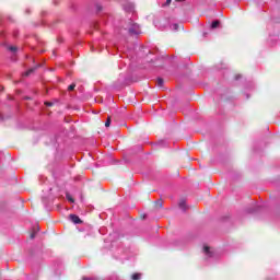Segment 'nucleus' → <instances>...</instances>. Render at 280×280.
Returning <instances> with one entry per match:
<instances>
[{
    "label": "nucleus",
    "instance_id": "nucleus-11",
    "mask_svg": "<svg viewBox=\"0 0 280 280\" xmlns=\"http://www.w3.org/2000/svg\"><path fill=\"white\" fill-rule=\"evenodd\" d=\"M203 252L206 253V255H209V253H210V252H209V246H205V247H203Z\"/></svg>",
    "mask_w": 280,
    "mask_h": 280
},
{
    "label": "nucleus",
    "instance_id": "nucleus-18",
    "mask_svg": "<svg viewBox=\"0 0 280 280\" xmlns=\"http://www.w3.org/2000/svg\"><path fill=\"white\" fill-rule=\"evenodd\" d=\"M142 219L145 220V215H142Z\"/></svg>",
    "mask_w": 280,
    "mask_h": 280
},
{
    "label": "nucleus",
    "instance_id": "nucleus-13",
    "mask_svg": "<svg viewBox=\"0 0 280 280\" xmlns=\"http://www.w3.org/2000/svg\"><path fill=\"white\" fill-rule=\"evenodd\" d=\"M45 106H54V103H51V102H45Z\"/></svg>",
    "mask_w": 280,
    "mask_h": 280
},
{
    "label": "nucleus",
    "instance_id": "nucleus-12",
    "mask_svg": "<svg viewBox=\"0 0 280 280\" xmlns=\"http://www.w3.org/2000/svg\"><path fill=\"white\" fill-rule=\"evenodd\" d=\"M16 49H18V48H16L15 46H10V47H9V50H10V51H16Z\"/></svg>",
    "mask_w": 280,
    "mask_h": 280
},
{
    "label": "nucleus",
    "instance_id": "nucleus-8",
    "mask_svg": "<svg viewBox=\"0 0 280 280\" xmlns=\"http://www.w3.org/2000/svg\"><path fill=\"white\" fill-rule=\"evenodd\" d=\"M105 127L109 128L110 127V116L107 117V120L105 121Z\"/></svg>",
    "mask_w": 280,
    "mask_h": 280
},
{
    "label": "nucleus",
    "instance_id": "nucleus-19",
    "mask_svg": "<svg viewBox=\"0 0 280 280\" xmlns=\"http://www.w3.org/2000/svg\"><path fill=\"white\" fill-rule=\"evenodd\" d=\"M142 219L145 220V215H142Z\"/></svg>",
    "mask_w": 280,
    "mask_h": 280
},
{
    "label": "nucleus",
    "instance_id": "nucleus-16",
    "mask_svg": "<svg viewBox=\"0 0 280 280\" xmlns=\"http://www.w3.org/2000/svg\"><path fill=\"white\" fill-rule=\"evenodd\" d=\"M172 3V0H166V4L170 5Z\"/></svg>",
    "mask_w": 280,
    "mask_h": 280
},
{
    "label": "nucleus",
    "instance_id": "nucleus-1",
    "mask_svg": "<svg viewBox=\"0 0 280 280\" xmlns=\"http://www.w3.org/2000/svg\"><path fill=\"white\" fill-rule=\"evenodd\" d=\"M69 220H71L73 224H82V219H80V217H78L77 214H70Z\"/></svg>",
    "mask_w": 280,
    "mask_h": 280
},
{
    "label": "nucleus",
    "instance_id": "nucleus-6",
    "mask_svg": "<svg viewBox=\"0 0 280 280\" xmlns=\"http://www.w3.org/2000/svg\"><path fill=\"white\" fill-rule=\"evenodd\" d=\"M219 26H220V21L219 20L213 21L211 24V30H215V27H219Z\"/></svg>",
    "mask_w": 280,
    "mask_h": 280
},
{
    "label": "nucleus",
    "instance_id": "nucleus-5",
    "mask_svg": "<svg viewBox=\"0 0 280 280\" xmlns=\"http://www.w3.org/2000/svg\"><path fill=\"white\" fill-rule=\"evenodd\" d=\"M165 83V81L162 78H159L156 80V86H159L160 89H163V84Z\"/></svg>",
    "mask_w": 280,
    "mask_h": 280
},
{
    "label": "nucleus",
    "instance_id": "nucleus-17",
    "mask_svg": "<svg viewBox=\"0 0 280 280\" xmlns=\"http://www.w3.org/2000/svg\"><path fill=\"white\" fill-rule=\"evenodd\" d=\"M174 30H178V24H174Z\"/></svg>",
    "mask_w": 280,
    "mask_h": 280
},
{
    "label": "nucleus",
    "instance_id": "nucleus-4",
    "mask_svg": "<svg viewBox=\"0 0 280 280\" xmlns=\"http://www.w3.org/2000/svg\"><path fill=\"white\" fill-rule=\"evenodd\" d=\"M34 71H36V68H31L26 72H24L23 75L25 78H28V75H32V73H34Z\"/></svg>",
    "mask_w": 280,
    "mask_h": 280
},
{
    "label": "nucleus",
    "instance_id": "nucleus-15",
    "mask_svg": "<svg viewBox=\"0 0 280 280\" xmlns=\"http://www.w3.org/2000/svg\"><path fill=\"white\" fill-rule=\"evenodd\" d=\"M34 237H36V234L32 233L31 234V240H34Z\"/></svg>",
    "mask_w": 280,
    "mask_h": 280
},
{
    "label": "nucleus",
    "instance_id": "nucleus-10",
    "mask_svg": "<svg viewBox=\"0 0 280 280\" xmlns=\"http://www.w3.org/2000/svg\"><path fill=\"white\" fill-rule=\"evenodd\" d=\"M66 198L67 200H69V202H75V200L73 199V197H71V195H67Z\"/></svg>",
    "mask_w": 280,
    "mask_h": 280
},
{
    "label": "nucleus",
    "instance_id": "nucleus-7",
    "mask_svg": "<svg viewBox=\"0 0 280 280\" xmlns=\"http://www.w3.org/2000/svg\"><path fill=\"white\" fill-rule=\"evenodd\" d=\"M131 279H132V280H139V279H141V273H133V275L131 276Z\"/></svg>",
    "mask_w": 280,
    "mask_h": 280
},
{
    "label": "nucleus",
    "instance_id": "nucleus-9",
    "mask_svg": "<svg viewBox=\"0 0 280 280\" xmlns=\"http://www.w3.org/2000/svg\"><path fill=\"white\" fill-rule=\"evenodd\" d=\"M75 90V83H72L68 86V91H74Z\"/></svg>",
    "mask_w": 280,
    "mask_h": 280
},
{
    "label": "nucleus",
    "instance_id": "nucleus-2",
    "mask_svg": "<svg viewBox=\"0 0 280 280\" xmlns=\"http://www.w3.org/2000/svg\"><path fill=\"white\" fill-rule=\"evenodd\" d=\"M129 34H141V30L138 24H133L132 27L129 28Z\"/></svg>",
    "mask_w": 280,
    "mask_h": 280
},
{
    "label": "nucleus",
    "instance_id": "nucleus-14",
    "mask_svg": "<svg viewBox=\"0 0 280 280\" xmlns=\"http://www.w3.org/2000/svg\"><path fill=\"white\" fill-rule=\"evenodd\" d=\"M155 205L156 207H160V208L163 207V203L161 201H156Z\"/></svg>",
    "mask_w": 280,
    "mask_h": 280
},
{
    "label": "nucleus",
    "instance_id": "nucleus-3",
    "mask_svg": "<svg viewBox=\"0 0 280 280\" xmlns=\"http://www.w3.org/2000/svg\"><path fill=\"white\" fill-rule=\"evenodd\" d=\"M178 207H179V209H182V211H187V200L180 199Z\"/></svg>",
    "mask_w": 280,
    "mask_h": 280
}]
</instances>
